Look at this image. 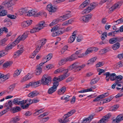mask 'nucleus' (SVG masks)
I'll use <instances>...</instances> for the list:
<instances>
[{"mask_svg": "<svg viewBox=\"0 0 123 123\" xmlns=\"http://www.w3.org/2000/svg\"><path fill=\"white\" fill-rule=\"evenodd\" d=\"M68 12L69 13L60 17L58 18L53 20L52 22L49 24V25L51 26H53L57 24L60 21L61 22L65 20L70 18L71 16V14H70V11H68Z\"/></svg>", "mask_w": 123, "mask_h": 123, "instance_id": "obj_1", "label": "nucleus"}, {"mask_svg": "<svg viewBox=\"0 0 123 123\" xmlns=\"http://www.w3.org/2000/svg\"><path fill=\"white\" fill-rule=\"evenodd\" d=\"M46 42V40L45 39H42L38 41L37 42V47L32 55H30V58H34L39 51L41 48L45 44Z\"/></svg>", "mask_w": 123, "mask_h": 123, "instance_id": "obj_2", "label": "nucleus"}, {"mask_svg": "<svg viewBox=\"0 0 123 123\" xmlns=\"http://www.w3.org/2000/svg\"><path fill=\"white\" fill-rule=\"evenodd\" d=\"M85 66V64L79 65L77 62H76L69 66V69L71 70L74 69L76 70L79 71L84 68Z\"/></svg>", "mask_w": 123, "mask_h": 123, "instance_id": "obj_3", "label": "nucleus"}, {"mask_svg": "<svg viewBox=\"0 0 123 123\" xmlns=\"http://www.w3.org/2000/svg\"><path fill=\"white\" fill-rule=\"evenodd\" d=\"M51 77L46 75H44L42 78L41 80V84L43 85H49V83L51 81Z\"/></svg>", "mask_w": 123, "mask_h": 123, "instance_id": "obj_4", "label": "nucleus"}, {"mask_svg": "<svg viewBox=\"0 0 123 123\" xmlns=\"http://www.w3.org/2000/svg\"><path fill=\"white\" fill-rule=\"evenodd\" d=\"M95 3L93 2L90 4L88 7L87 9H85L81 12L82 14H86L90 12V11L95 8Z\"/></svg>", "mask_w": 123, "mask_h": 123, "instance_id": "obj_5", "label": "nucleus"}, {"mask_svg": "<svg viewBox=\"0 0 123 123\" xmlns=\"http://www.w3.org/2000/svg\"><path fill=\"white\" fill-rule=\"evenodd\" d=\"M29 32L28 31L25 32L21 36H19L15 40L17 43L18 44L21 41H23L25 40L28 37Z\"/></svg>", "mask_w": 123, "mask_h": 123, "instance_id": "obj_6", "label": "nucleus"}, {"mask_svg": "<svg viewBox=\"0 0 123 123\" xmlns=\"http://www.w3.org/2000/svg\"><path fill=\"white\" fill-rule=\"evenodd\" d=\"M18 0H9L8 1H5L3 2L2 5L4 6L5 7H9L14 5Z\"/></svg>", "mask_w": 123, "mask_h": 123, "instance_id": "obj_7", "label": "nucleus"}, {"mask_svg": "<svg viewBox=\"0 0 123 123\" xmlns=\"http://www.w3.org/2000/svg\"><path fill=\"white\" fill-rule=\"evenodd\" d=\"M92 16V14H89L81 17L80 18V19L82 22L87 23L91 19Z\"/></svg>", "mask_w": 123, "mask_h": 123, "instance_id": "obj_8", "label": "nucleus"}, {"mask_svg": "<svg viewBox=\"0 0 123 123\" xmlns=\"http://www.w3.org/2000/svg\"><path fill=\"white\" fill-rule=\"evenodd\" d=\"M58 85V82L53 83V86L48 90L47 93L50 94H52L57 90Z\"/></svg>", "mask_w": 123, "mask_h": 123, "instance_id": "obj_9", "label": "nucleus"}, {"mask_svg": "<svg viewBox=\"0 0 123 123\" xmlns=\"http://www.w3.org/2000/svg\"><path fill=\"white\" fill-rule=\"evenodd\" d=\"M111 115L110 113H108L105 116H103L100 120L98 123H106L108 121L109 119L111 117Z\"/></svg>", "mask_w": 123, "mask_h": 123, "instance_id": "obj_10", "label": "nucleus"}, {"mask_svg": "<svg viewBox=\"0 0 123 123\" xmlns=\"http://www.w3.org/2000/svg\"><path fill=\"white\" fill-rule=\"evenodd\" d=\"M68 72V69H65L63 68H60L55 71L54 73L55 74H57L60 73H67Z\"/></svg>", "mask_w": 123, "mask_h": 123, "instance_id": "obj_11", "label": "nucleus"}, {"mask_svg": "<svg viewBox=\"0 0 123 123\" xmlns=\"http://www.w3.org/2000/svg\"><path fill=\"white\" fill-rule=\"evenodd\" d=\"M123 120V115L120 114L116 118L113 120L112 123H119Z\"/></svg>", "mask_w": 123, "mask_h": 123, "instance_id": "obj_12", "label": "nucleus"}, {"mask_svg": "<svg viewBox=\"0 0 123 123\" xmlns=\"http://www.w3.org/2000/svg\"><path fill=\"white\" fill-rule=\"evenodd\" d=\"M47 10L49 12V14H52V12H54L56 11V9L54 7H53L51 4L48 5L47 6Z\"/></svg>", "mask_w": 123, "mask_h": 123, "instance_id": "obj_13", "label": "nucleus"}, {"mask_svg": "<svg viewBox=\"0 0 123 123\" xmlns=\"http://www.w3.org/2000/svg\"><path fill=\"white\" fill-rule=\"evenodd\" d=\"M47 25L45 24L44 21H42L40 22L38 25L36 26L39 31L43 28L44 27L46 26Z\"/></svg>", "mask_w": 123, "mask_h": 123, "instance_id": "obj_14", "label": "nucleus"}, {"mask_svg": "<svg viewBox=\"0 0 123 123\" xmlns=\"http://www.w3.org/2000/svg\"><path fill=\"white\" fill-rule=\"evenodd\" d=\"M20 99L18 98H15L13 99V103L15 105H24V100L20 101Z\"/></svg>", "mask_w": 123, "mask_h": 123, "instance_id": "obj_15", "label": "nucleus"}, {"mask_svg": "<svg viewBox=\"0 0 123 123\" xmlns=\"http://www.w3.org/2000/svg\"><path fill=\"white\" fill-rule=\"evenodd\" d=\"M17 43L16 42V41H15L12 43L10 45H8L5 48V49L4 50H5L6 51H8L9 50L11 49L13 47H14V46Z\"/></svg>", "mask_w": 123, "mask_h": 123, "instance_id": "obj_16", "label": "nucleus"}, {"mask_svg": "<svg viewBox=\"0 0 123 123\" xmlns=\"http://www.w3.org/2000/svg\"><path fill=\"white\" fill-rule=\"evenodd\" d=\"M32 21V20H29L24 21L21 23V26L24 28L28 27L31 24Z\"/></svg>", "mask_w": 123, "mask_h": 123, "instance_id": "obj_17", "label": "nucleus"}, {"mask_svg": "<svg viewBox=\"0 0 123 123\" xmlns=\"http://www.w3.org/2000/svg\"><path fill=\"white\" fill-rule=\"evenodd\" d=\"M93 116L90 115L86 118L83 119L81 123H88L90 122L92 119L93 118Z\"/></svg>", "mask_w": 123, "mask_h": 123, "instance_id": "obj_18", "label": "nucleus"}, {"mask_svg": "<svg viewBox=\"0 0 123 123\" xmlns=\"http://www.w3.org/2000/svg\"><path fill=\"white\" fill-rule=\"evenodd\" d=\"M28 12V10L26 8H21L19 10V14L20 15H22L27 13Z\"/></svg>", "mask_w": 123, "mask_h": 123, "instance_id": "obj_19", "label": "nucleus"}, {"mask_svg": "<svg viewBox=\"0 0 123 123\" xmlns=\"http://www.w3.org/2000/svg\"><path fill=\"white\" fill-rule=\"evenodd\" d=\"M76 32L75 31H74L73 33V35L71 36L69 38L68 40V42L69 43H71L73 42L75 40L76 37V34H74V33Z\"/></svg>", "mask_w": 123, "mask_h": 123, "instance_id": "obj_20", "label": "nucleus"}, {"mask_svg": "<svg viewBox=\"0 0 123 123\" xmlns=\"http://www.w3.org/2000/svg\"><path fill=\"white\" fill-rule=\"evenodd\" d=\"M20 119V117L19 116H16L12 118L10 122L11 123H15L19 121Z\"/></svg>", "mask_w": 123, "mask_h": 123, "instance_id": "obj_21", "label": "nucleus"}, {"mask_svg": "<svg viewBox=\"0 0 123 123\" xmlns=\"http://www.w3.org/2000/svg\"><path fill=\"white\" fill-rule=\"evenodd\" d=\"M24 49L22 48L18 50L15 53L14 55V58L19 56L23 52Z\"/></svg>", "mask_w": 123, "mask_h": 123, "instance_id": "obj_22", "label": "nucleus"}, {"mask_svg": "<svg viewBox=\"0 0 123 123\" xmlns=\"http://www.w3.org/2000/svg\"><path fill=\"white\" fill-rule=\"evenodd\" d=\"M39 94V92L36 91L32 92L29 94L28 96L31 98H33L37 96Z\"/></svg>", "mask_w": 123, "mask_h": 123, "instance_id": "obj_23", "label": "nucleus"}, {"mask_svg": "<svg viewBox=\"0 0 123 123\" xmlns=\"http://www.w3.org/2000/svg\"><path fill=\"white\" fill-rule=\"evenodd\" d=\"M89 1L88 0H86L83 2L80 6V8H84L89 4Z\"/></svg>", "mask_w": 123, "mask_h": 123, "instance_id": "obj_24", "label": "nucleus"}, {"mask_svg": "<svg viewBox=\"0 0 123 123\" xmlns=\"http://www.w3.org/2000/svg\"><path fill=\"white\" fill-rule=\"evenodd\" d=\"M32 85V87L33 88H35L37 87L40 86L41 84L40 82V81H38L36 82H31Z\"/></svg>", "mask_w": 123, "mask_h": 123, "instance_id": "obj_25", "label": "nucleus"}, {"mask_svg": "<svg viewBox=\"0 0 123 123\" xmlns=\"http://www.w3.org/2000/svg\"><path fill=\"white\" fill-rule=\"evenodd\" d=\"M30 74H28L26 75L23 78V79L21 80V82H23L28 79H31L32 77L31 76V75L30 76Z\"/></svg>", "mask_w": 123, "mask_h": 123, "instance_id": "obj_26", "label": "nucleus"}, {"mask_svg": "<svg viewBox=\"0 0 123 123\" xmlns=\"http://www.w3.org/2000/svg\"><path fill=\"white\" fill-rule=\"evenodd\" d=\"M66 90V87L65 86H63L59 90L58 93L59 95L62 94L65 92Z\"/></svg>", "mask_w": 123, "mask_h": 123, "instance_id": "obj_27", "label": "nucleus"}, {"mask_svg": "<svg viewBox=\"0 0 123 123\" xmlns=\"http://www.w3.org/2000/svg\"><path fill=\"white\" fill-rule=\"evenodd\" d=\"M8 39L7 38H5L2 40L0 41V45L4 46L6 44V42Z\"/></svg>", "mask_w": 123, "mask_h": 123, "instance_id": "obj_28", "label": "nucleus"}, {"mask_svg": "<svg viewBox=\"0 0 123 123\" xmlns=\"http://www.w3.org/2000/svg\"><path fill=\"white\" fill-rule=\"evenodd\" d=\"M27 15L28 16H30L35 15L36 13V12L33 10H31L28 11Z\"/></svg>", "mask_w": 123, "mask_h": 123, "instance_id": "obj_29", "label": "nucleus"}, {"mask_svg": "<svg viewBox=\"0 0 123 123\" xmlns=\"http://www.w3.org/2000/svg\"><path fill=\"white\" fill-rule=\"evenodd\" d=\"M120 44L118 42L112 45V48L114 50H116L118 49L120 47Z\"/></svg>", "mask_w": 123, "mask_h": 123, "instance_id": "obj_30", "label": "nucleus"}, {"mask_svg": "<svg viewBox=\"0 0 123 123\" xmlns=\"http://www.w3.org/2000/svg\"><path fill=\"white\" fill-rule=\"evenodd\" d=\"M122 5V3L120 2H118L115 4L113 6L115 9H118Z\"/></svg>", "mask_w": 123, "mask_h": 123, "instance_id": "obj_31", "label": "nucleus"}, {"mask_svg": "<svg viewBox=\"0 0 123 123\" xmlns=\"http://www.w3.org/2000/svg\"><path fill=\"white\" fill-rule=\"evenodd\" d=\"M99 79L98 78H95L92 79L90 83L91 85H93L96 84L99 80Z\"/></svg>", "mask_w": 123, "mask_h": 123, "instance_id": "obj_32", "label": "nucleus"}, {"mask_svg": "<svg viewBox=\"0 0 123 123\" xmlns=\"http://www.w3.org/2000/svg\"><path fill=\"white\" fill-rule=\"evenodd\" d=\"M14 87L13 85H11L9 86L7 88L6 92L9 93H11L13 90Z\"/></svg>", "mask_w": 123, "mask_h": 123, "instance_id": "obj_33", "label": "nucleus"}, {"mask_svg": "<svg viewBox=\"0 0 123 123\" xmlns=\"http://www.w3.org/2000/svg\"><path fill=\"white\" fill-rule=\"evenodd\" d=\"M110 50L109 49V47H108L101 50L100 51V52L101 54H103L109 51Z\"/></svg>", "mask_w": 123, "mask_h": 123, "instance_id": "obj_34", "label": "nucleus"}, {"mask_svg": "<svg viewBox=\"0 0 123 123\" xmlns=\"http://www.w3.org/2000/svg\"><path fill=\"white\" fill-rule=\"evenodd\" d=\"M97 58V57H95L91 59L88 60L87 64L88 65L89 64H92L95 61Z\"/></svg>", "mask_w": 123, "mask_h": 123, "instance_id": "obj_35", "label": "nucleus"}, {"mask_svg": "<svg viewBox=\"0 0 123 123\" xmlns=\"http://www.w3.org/2000/svg\"><path fill=\"white\" fill-rule=\"evenodd\" d=\"M63 73V75L59 76L61 81L65 79L69 75V74H67V73Z\"/></svg>", "mask_w": 123, "mask_h": 123, "instance_id": "obj_36", "label": "nucleus"}, {"mask_svg": "<svg viewBox=\"0 0 123 123\" xmlns=\"http://www.w3.org/2000/svg\"><path fill=\"white\" fill-rule=\"evenodd\" d=\"M116 75L115 73H112L111 74L110 73V80L111 81L116 80Z\"/></svg>", "mask_w": 123, "mask_h": 123, "instance_id": "obj_37", "label": "nucleus"}, {"mask_svg": "<svg viewBox=\"0 0 123 123\" xmlns=\"http://www.w3.org/2000/svg\"><path fill=\"white\" fill-rule=\"evenodd\" d=\"M12 110L13 113H14L20 111V107L18 106L14 107L12 108Z\"/></svg>", "mask_w": 123, "mask_h": 123, "instance_id": "obj_38", "label": "nucleus"}, {"mask_svg": "<svg viewBox=\"0 0 123 123\" xmlns=\"http://www.w3.org/2000/svg\"><path fill=\"white\" fill-rule=\"evenodd\" d=\"M42 68L40 67L37 68L36 70V74L39 75L41 73L42 71Z\"/></svg>", "mask_w": 123, "mask_h": 123, "instance_id": "obj_39", "label": "nucleus"}, {"mask_svg": "<svg viewBox=\"0 0 123 123\" xmlns=\"http://www.w3.org/2000/svg\"><path fill=\"white\" fill-rule=\"evenodd\" d=\"M110 73L108 72L105 73L104 74V75L106 76L105 79L107 81H109V79H110Z\"/></svg>", "mask_w": 123, "mask_h": 123, "instance_id": "obj_40", "label": "nucleus"}, {"mask_svg": "<svg viewBox=\"0 0 123 123\" xmlns=\"http://www.w3.org/2000/svg\"><path fill=\"white\" fill-rule=\"evenodd\" d=\"M21 72V70L20 69L15 71L13 74V76L14 77H17L20 74Z\"/></svg>", "mask_w": 123, "mask_h": 123, "instance_id": "obj_41", "label": "nucleus"}, {"mask_svg": "<svg viewBox=\"0 0 123 123\" xmlns=\"http://www.w3.org/2000/svg\"><path fill=\"white\" fill-rule=\"evenodd\" d=\"M12 63V62L11 63L10 61L7 62L4 64L3 67L4 68H7L8 66L11 65Z\"/></svg>", "mask_w": 123, "mask_h": 123, "instance_id": "obj_42", "label": "nucleus"}, {"mask_svg": "<svg viewBox=\"0 0 123 123\" xmlns=\"http://www.w3.org/2000/svg\"><path fill=\"white\" fill-rule=\"evenodd\" d=\"M7 52L5 50H2L0 51V58L7 54Z\"/></svg>", "mask_w": 123, "mask_h": 123, "instance_id": "obj_43", "label": "nucleus"}, {"mask_svg": "<svg viewBox=\"0 0 123 123\" xmlns=\"http://www.w3.org/2000/svg\"><path fill=\"white\" fill-rule=\"evenodd\" d=\"M24 104L27 102L28 103L27 104L29 105H30L31 104H32V100L31 99H27L26 100H24Z\"/></svg>", "mask_w": 123, "mask_h": 123, "instance_id": "obj_44", "label": "nucleus"}, {"mask_svg": "<svg viewBox=\"0 0 123 123\" xmlns=\"http://www.w3.org/2000/svg\"><path fill=\"white\" fill-rule=\"evenodd\" d=\"M107 33L106 32H103L101 35V38L102 40H104L107 37Z\"/></svg>", "mask_w": 123, "mask_h": 123, "instance_id": "obj_45", "label": "nucleus"}, {"mask_svg": "<svg viewBox=\"0 0 123 123\" xmlns=\"http://www.w3.org/2000/svg\"><path fill=\"white\" fill-rule=\"evenodd\" d=\"M7 13L6 10H3L0 12V16H5L7 14Z\"/></svg>", "mask_w": 123, "mask_h": 123, "instance_id": "obj_46", "label": "nucleus"}, {"mask_svg": "<svg viewBox=\"0 0 123 123\" xmlns=\"http://www.w3.org/2000/svg\"><path fill=\"white\" fill-rule=\"evenodd\" d=\"M123 79V77L121 75H119L116 77V79L115 81H120L119 82H121V80Z\"/></svg>", "mask_w": 123, "mask_h": 123, "instance_id": "obj_47", "label": "nucleus"}, {"mask_svg": "<svg viewBox=\"0 0 123 123\" xmlns=\"http://www.w3.org/2000/svg\"><path fill=\"white\" fill-rule=\"evenodd\" d=\"M52 54L50 53L49 54L45 57L44 59L47 60L48 61L50 60L52 58Z\"/></svg>", "mask_w": 123, "mask_h": 123, "instance_id": "obj_48", "label": "nucleus"}, {"mask_svg": "<svg viewBox=\"0 0 123 123\" xmlns=\"http://www.w3.org/2000/svg\"><path fill=\"white\" fill-rule=\"evenodd\" d=\"M43 14H44V16H46V14L45 12H39L36 13L35 15V16L36 17H38L42 15Z\"/></svg>", "mask_w": 123, "mask_h": 123, "instance_id": "obj_49", "label": "nucleus"}, {"mask_svg": "<svg viewBox=\"0 0 123 123\" xmlns=\"http://www.w3.org/2000/svg\"><path fill=\"white\" fill-rule=\"evenodd\" d=\"M123 66V64L121 62H118L116 65V67L117 68H119Z\"/></svg>", "mask_w": 123, "mask_h": 123, "instance_id": "obj_50", "label": "nucleus"}, {"mask_svg": "<svg viewBox=\"0 0 123 123\" xmlns=\"http://www.w3.org/2000/svg\"><path fill=\"white\" fill-rule=\"evenodd\" d=\"M39 31L38 29L36 26L35 27L31 29L30 31V32L31 33H33L35 32H38Z\"/></svg>", "mask_w": 123, "mask_h": 123, "instance_id": "obj_51", "label": "nucleus"}, {"mask_svg": "<svg viewBox=\"0 0 123 123\" xmlns=\"http://www.w3.org/2000/svg\"><path fill=\"white\" fill-rule=\"evenodd\" d=\"M119 107V105H115L112 106L111 109V111H113L116 110Z\"/></svg>", "mask_w": 123, "mask_h": 123, "instance_id": "obj_52", "label": "nucleus"}, {"mask_svg": "<svg viewBox=\"0 0 123 123\" xmlns=\"http://www.w3.org/2000/svg\"><path fill=\"white\" fill-rule=\"evenodd\" d=\"M104 63H105L104 62H99L96 64V67L97 68L103 66Z\"/></svg>", "mask_w": 123, "mask_h": 123, "instance_id": "obj_53", "label": "nucleus"}, {"mask_svg": "<svg viewBox=\"0 0 123 123\" xmlns=\"http://www.w3.org/2000/svg\"><path fill=\"white\" fill-rule=\"evenodd\" d=\"M53 80L54 81L53 83L58 82V85L59 84V82L61 81L59 76L58 78H56L55 77L53 79Z\"/></svg>", "mask_w": 123, "mask_h": 123, "instance_id": "obj_54", "label": "nucleus"}, {"mask_svg": "<svg viewBox=\"0 0 123 123\" xmlns=\"http://www.w3.org/2000/svg\"><path fill=\"white\" fill-rule=\"evenodd\" d=\"M92 52L91 48H88L85 52V54L87 55Z\"/></svg>", "mask_w": 123, "mask_h": 123, "instance_id": "obj_55", "label": "nucleus"}, {"mask_svg": "<svg viewBox=\"0 0 123 123\" xmlns=\"http://www.w3.org/2000/svg\"><path fill=\"white\" fill-rule=\"evenodd\" d=\"M109 43L111 44H113L116 42L115 38L110 39L109 40Z\"/></svg>", "mask_w": 123, "mask_h": 123, "instance_id": "obj_56", "label": "nucleus"}, {"mask_svg": "<svg viewBox=\"0 0 123 123\" xmlns=\"http://www.w3.org/2000/svg\"><path fill=\"white\" fill-rule=\"evenodd\" d=\"M68 48V47L67 45H65L63 47L61 51L62 53H63L65 50H67Z\"/></svg>", "mask_w": 123, "mask_h": 123, "instance_id": "obj_57", "label": "nucleus"}, {"mask_svg": "<svg viewBox=\"0 0 123 123\" xmlns=\"http://www.w3.org/2000/svg\"><path fill=\"white\" fill-rule=\"evenodd\" d=\"M60 27L59 26L56 25L54 26L51 29V31H53L54 30H57L60 29Z\"/></svg>", "mask_w": 123, "mask_h": 123, "instance_id": "obj_58", "label": "nucleus"}, {"mask_svg": "<svg viewBox=\"0 0 123 123\" xmlns=\"http://www.w3.org/2000/svg\"><path fill=\"white\" fill-rule=\"evenodd\" d=\"M1 30L2 31V34L3 32H5L6 33H7L8 32V29L7 28L4 27L3 28H1Z\"/></svg>", "mask_w": 123, "mask_h": 123, "instance_id": "obj_59", "label": "nucleus"}, {"mask_svg": "<svg viewBox=\"0 0 123 123\" xmlns=\"http://www.w3.org/2000/svg\"><path fill=\"white\" fill-rule=\"evenodd\" d=\"M83 39L82 36L80 35H79L77 38V41L78 42H80Z\"/></svg>", "mask_w": 123, "mask_h": 123, "instance_id": "obj_60", "label": "nucleus"}, {"mask_svg": "<svg viewBox=\"0 0 123 123\" xmlns=\"http://www.w3.org/2000/svg\"><path fill=\"white\" fill-rule=\"evenodd\" d=\"M8 18L11 19H15L16 18V17L14 15L8 14L7 15Z\"/></svg>", "mask_w": 123, "mask_h": 123, "instance_id": "obj_61", "label": "nucleus"}, {"mask_svg": "<svg viewBox=\"0 0 123 123\" xmlns=\"http://www.w3.org/2000/svg\"><path fill=\"white\" fill-rule=\"evenodd\" d=\"M100 96V95L98 96L97 97L93 100V101L94 102H95L99 101L100 99L102 98Z\"/></svg>", "mask_w": 123, "mask_h": 123, "instance_id": "obj_62", "label": "nucleus"}, {"mask_svg": "<svg viewBox=\"0 0 123 123\" xmlns=\"http://www.w3.org/2000/svg\"><path fill=\"white\" fill-rule=\"evenodd\" d=\"M109 94L107 93H105L100 95V96L102 98H105L109 96Z\"/></svg>", "mask_w": 123, "mask_h": 123, "instance_id": "obj_63", "label": "nucleus"}, {"mask_svg": "<svg viewBox=\"0 0 123 123\" xmlns=\"http://www.w3.org/2000/svg\"><path fill=\"white\" fill-rule=\"evenodd\" d=\"M116 42H120L123 40V37H117L115 38Z\"/></svg>", "mask_w": 123, "mask_h": 123, "instance_id": "obj_64", "label": "nucleus"}]
</instances>
